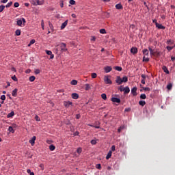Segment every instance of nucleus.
<instances>
[{
	"label": "nucleus",
	"instance_id": "42",
	"mask_svg": "<svg viewBox=\"0 0 175 175\" xmlns=\"http://www.w3.org/2000/svg\"><path fill=\"white\" fill-rule=\"evenodd\" d=\"M12 5H13V2H9L6 5L5 8H10V6H12Z\"/></svg>",
	"mask_w": 175,
	"mask_h": 175
},
{
	"label": "nucleus",
	"instance_id": "48",
	"mask_svg": "<svg viewBox=\"0 0 175 175\" xmlns=\"http://www.w3.org/2000/svg\"><path fill=\"white\" fill-rule=\"evenodd\" d=\"M91 144L92 145H95L96 144V139H92L91 142H90Z\"/></svg>",
	"mask_w": 175,
	"mask_h": 175
},
{
	"label": "nucleus",
	"instance_id": "6",
	"mask_svg": "<svg viewBox=\"0 0 175 175\" xmlns=\"http://www.w3.org/2000/svg\"><path fill=\"white\" fill-rule=\"evenodd\" d=\"M111 102H113L114 103H121V99L116 97H113L111 99Z\"/></svg>",
	"mask_w": 175,
	"mask_h": 175
},
{
	"label": "nucleus",
	"instance_id": "35",
	"mask_svg": "<svg viewBox=\"0 0 175 175\" xmlns=\"http://www.w3.org/2000/svg\"><path fill=\"white\" fill-rule=\"evenodd\" d=\"M101 98L104 99V100H106V99H107V96L106 95V94H102Z\"/></svg>",
	"mask_w": 175,
	"mask_h": 175
},
{
	"label": "nucleus",
	"instance_id": "39",
	"mask_svg": "<svg viewBox=\"0 0 175 175\" xmlns=\"http://www.w3.org/2000/svg\"><path fill=\"white\" fill-rule=\"evenodd\" d=\"M82 151H83V149L81 148H78L77 150V152L78 154H81Z\"/></svg>",
	"mask_w": 175,
	"mask_h": 175
},
{
	"label": "nucleus",
	"instance_id": "32",
	"mask_svg": "<svg viewBox=\"0 0 175 175\" xmlns=\"http://www.w3.org/2000/svg\"><path fill=\"white\" fill-rule=\"evenodd\" d=\"M89 126H92V128H96V129H99L100 126L99 125L94 126L92 124H88Z\"/></svg>",
	"mask_w": 175,
	"mask_h": 175
},
{
	"label": "nucleus",
	"instance_id": "34",
	"mask_svg": "<svg viewBox=\"0 0 175 175\" xmlns=\"http://www.w3.org/2000/svg\"><path fill=\"white\" fill-rule=\"evenodd\" d=\"M115 69L116 70H118V72H121V70H122V68L120 66H116Z\"/></svg>",
	"mask_w": 175,
	"mask_h": 175
},
{
	"label": "nucleus",
	"instance_id": "19",
	"mask_svg": "<svg viewBox=\"0 0 175 175\" xmlns=\"http://www.w3.org/2000/svg\"><path fill=\"white\" fill-rule=\"evenodd\" d=\"M17 91H18V90L17 88L14 89L12 92V96H17Z\"/></svg>",
	"mask_w": 175,
	"mask_h": 175
},
{
	"label": "nucleus",
	"instance_id": "44",
	"mask_svg": "<svg viewBox=\"0 0 175 175\" xmlns=\"http://www.w3.org/2000/svg\"><path fill=\"white\" fill-rule=\"evenodd\" d=\"M100 33H103V34L106 33V29H100Z\"/></svg>",
	"mask_w": 175,
	"mask_h": 175
},
{
	"label": "nucleus",
	"instance_id": "15",
	"mask_svg": "<svg viewBox=\"0 0 175 175\" xmlns=\"http://www.w3.org/2000/svg\"><path fill=\"white\" fill-rule=\"evenodd\" d=\"M71 96H72V99H79V94H77V93H72L71 94Z\"/></svg>",
	"mask_w": 175,
	"mask_h": 175
},
{
	"label": "nucleus",
	"instance_id": "55",
	"mask_svg": "<svg viewBox=\"0 0 175 175\" xmlns=\"http://www.w3.org/2000/svg\"><path fill=\"white\" fill-rule=\"evenodd\" d=\"M34 72L36 73V75H39V73H40V70L39 69H36Z\"/></svg>",
	"mask_w": 175,
	"mask_h": 175
},
{
	"label": "nucleus",
	"instance_id": "63",
	"mask_svg": "<svg viewBox=\"0 0 175 175\" xmlns=\"http://www.w3.org/2000/svg\"><path fill=\"white\" fill-rule=\"evenodd\" d=\"M80 117H81V116H80V114H77L76 115L77 120H79L80 118Z\"/></svg>",
	"mask_w": 175,
	"mask_h": 175
},
{
	"label": "nucleus",
	"instance_id": "59",
	"mask_svg": "<svg viewBox=\"0 0 175 175\" xmlns=\"http://www.w3.org/2000/svg\"><path fill=\"white\" fill-rule=\"evenodd\" d=\"M12 79L14 80V81H17V77H16V75L12 77Z\"/></svg>",
	"mask_w": 175,
	"mask_h": 175
},
{
	"label": "nucleus",
	"instance_id": "54",
	"mask_svg": "<svg viewBox=\"0 0 175 175\" xmlns=\"http://www.w3.org/2000/svg\"><path fill=\"white\" fill-rule=\"evenodd\" d=\"M46 53L48 55H51V54H53V52H51V51H46Z\"/></svg>",
	"mask_w": 175,
	"mask_h": 175
},
{
	"label": "nucleus",
	"instance_id": "40",
	"mask_svg": "<svg viewBox=\"0 0 175 175\" xmlns=\"http://www.w3.org/2000/svg\"><path fill=\"white\" fill-rule=\"evenodd\" d=\"M166 49H167V50H168V51H170L173 50V49H174V46H167Z\"/></svg>",
	"mask_w": 175,
	"mask_h": 175
},
{
	"label": "nucleus",
	"instance_id": "5",
	"mask_svg": "<svg viewBox=\"0 0 175 175\" xmlns=\"http://www.w3.org/2000/svg\"><path fill=\"white\" fill-rule=\"evenodd\" d=\"M42 2L39 0H31V4L34 6H38V5H42Z\"/></svg>",
	"mask_w": 175,
	"mask_h": 175
},
{
	"label": "nucleus",
	"instance_id": "49",
	"mask_svg": "<svg viewBox=\"0 0 175 175\" xmlns=\"http://www.w3.org/2000/svg\"><path fill=\"white\" fill-rule=\"evenodd\" d=\"M90 40L91 42H95L96 40V38L95 36H92Z\"/></svg>",
	"mask_w": 175,
	"mask_h": 175
},
{
	"label": "nucleus",
	"instance_id": "18",
	"mask_svg": "<svg viewBox=\"0 0 175 175\" xmlns=\"http://www.w3.org/2000/svg\"><path fill=\"white\" fill-rule=\"evenodd\" d=\"M112 154H113V152H111V150H109L106 156V159H110V158H111Z\"/></svg>",
	"mask_w": 175,
	"mask_h": 175
},
{
	"label": "nucleus",
	"instance_id": "36",
	"mask_svg": "<svg viewBox=\"0 0 175 175\" xmlns=\"http://www.w3.org/2000/svg\"><path fill=\"white\" fill-rule=\"evenodd\" d=\"M140 98H141V99H146L147 98V96H146V94H142L140 95Z\"/></svg>",
	"mask_w": 175,
	"mask_h": 175
},
{
	"label": "nucleus",
	"instance_id": "11",
	"mask_svg": "<svg viewBox=\"0 0 175 175\" xmlns=\"http://www.w3.org/2000/svg\"><path fill=\"white\" fill-rule=\"evenodd\" d=\"M72 105H73V103L70 101H65L64 103V106H65V107H69L70 106H72Z\"/></svg>",
	"mask_w": 175,
	"mask_h": 175
},
{
	"label": "nucleus",
	"instance_id": "38",
	"mask_svg": "<svg viewBox=\"0 0 175 175\" xmlns=\"http://www.w3.org/2000/svg\"><path fill=\"white\" fill-rule=\"evenodd\" d=\"M143 61H144V62H148V61H150V58L146 57V56H144L143 57Z\"/></svg>",
	"mask_w": 175,
	"mask_h": 175
},
{
	"label": "nucleus",
	"instance_id": "9",
	"mask_svg": "<svg viewBox=\"0 0 175 175\" xmlns=\"http://www.w3.org/2000/svg\"><path fill=\"white\" fill-rule=\"evenodd\" d=\"M137 88L136 87H134L131 89V94H133V96H136V95H137Z\"/></svg>",
	"mask_w": 175,
	"mask_h": 175
},
{
	"label": "nucleus",
	"instance_id": "13",
	"mask_svg": "<svg viewBox=\"0 0 175 175\" xmlns=\"http://www.w3.org/2000/svg\"><path fill=\"white\" fill-rule=\"evenodd\" d=\"M162 69L163 72H165V73H166L167 75H169L170 73L169 72V70L167 69V67H166V66H163Z\"/></svg>",
	"mask_w": 175,
	"mask_h": 175
},
{
	"label": "nucleus",
	"instance_id": "26",
	"mask_svg": "<svg viewBox=\"0 0 175 175\" xmlns=\"http://www.w3.org/2000/svg\"><path fill=\"white\" fill-rule=\"evenodd\" d=\"M70 84H71L72 85H77V81L73 79V80L71 81Z\"/></svg>",
	"mask_w": 175,
	"mask_h": 175
},
{
	"label": "nucleus",
	"instance_id": "8",
	"mask_svg": "<svg viewBox=\"0 0 175 175\" xmlns=\"http://www.w3.org/2000/svg\"><path fill=\"white\" fill-rule=\"evenodd\" d=\"M35 140H36V136H33L32 138L29 141V143H30L31 146H35Z\"/></svg>",
	"mask_w": 175,
	"mask_h": 175
},
{
	"label": "nucleus",
	"instance_id": "53",
	"mask_svg": "<svg viewBox=\"0 0 175 175\" xmlns=\"http://www.w3.org/2000/svg\"><path fill=\"white\" fill-rule=\"evenodd\" d=\"M49 28L51 29H54V27H53V24L51 23H49Z\"/></svg>",
	"mask_w": 175,
	"mask_h": 175
},
{
	"label": "nucleus",
	"instance_id": "16",
	"mask_svg": "<svg viewBox=\"0 0 175 175\" xmlns=\"http://www.w3.org/2000/svg\"><path fill=\"white\" fill-rule=\"evenodd\" d=\"M66 25H68V20H66L64 23L62 24L61 29H64Z\"/></svg>",
	"mask_w": 175,
	"mask_h": 175
},
{
	"label": "nucleus",
	"instance_id": "27",
	"mask_svg": "<svg viewBox=\"0 0 175 175\" xmlns=\"http://www.w3.org/2000/svg\"><path fill=\"white\" fill-rule=\"evenodd\" d=\"M15 33H16V36H20L21 35V30L17 29V30L15 31Z\"/></svg>",
	"mask_w": 175,
	"mask_h": 175
},
{
	"label": "nucleus",
	"instance_id": "60",
	"mask_svg": "<svg viewBox=\"0 0 175 175\" xmlns=\"http://www.w3.org/2000/svg\"><path fill=\"white\" fill-rule=\"evenodd\" d=\"M96 169H101L102 166L100 165V164H96Z\"/></svg>",
	"mask_w": 175,
	"mask_h": 175
},
{
	"label": "nucleus",
	"instance_id": "33",
	"mask_svg": "<svg viewBox=\"0 0 175 175\" xmlns=\"http://www.w3.org/2000/svg\"><path fill=\"white\" fill-rule=\"evenodd\" d=\"M8 131L9 132H11V133H14V129H13L12 126H9Z\"/></svg>",
	"mask_w": 175,
	"mask_h": 175
},
{
	"label": "nucleus",
	"instance_id": "45",
	"mask_svg": "<svg viewBox=\"0 0 175 175\" xmlns=\"http://www.w3.org/2000/svg\"><path fill=\"white\" fill-rule=\"evenodd\" d=\"M35 40H31L29 42V44H28V46L29 47V46H31V44H35Z\"/></svg>",
	"mask_w": 175,
	"mask_h": 175
},
{
	"label": "nucleus",
	"instance_id": "37",
	"mask_svg": "<svg viewBox=\"0 0 175 175\" xmlns=\"http://www.w3.org/2000/svg\"><path fill=\"white\" fill-rule=\"evenodd\" d=\"M49 150L51 151H54V150H55V146H54V145L49 146Z\"/></svg>",
	"mask_w": 175,
	"mask_h": 175
},
{
	"label": "nucleus",
	"instance_id": "12",
	"mask_svg": "<svg viewBox=\"0 0 175 175\" xmlns=\"http://www.w3.org/2000/svg\"><path fill=\"white\" fill-rule=\"evenodd\" d=\"M104 70L105 72V73H109V72H111L112 70V68H111V66H106L104 68Z\"/></svg>",
	"mask_w": 175,
	"mask_h": 175
},
{
	"label": "nucleus",
	"instance_id": "64",
	"mask_svg": "<svg viewBox=\"0 0 175 175\" xmlns=\"http://www.w3.org/2000/svg\"><path fill=\"white\" fill-rule=\"evenodd\" d=\"M141 83L142 84H146V79H142Z\"/></svg>",
	"mask_w": 175,
	"mask_h": 175
},
{
	"label": "nucleus",
	"instance_id": "57",
	"mask_svg": "<svg viewBox=\"0 0 175 175\" xmlns=\"http://www.w3.org/2000/svg\"><path fill=\"white\" fill-rule=\"evenodd\" d=\"M1 100H5L6 99V96H5V95H1Z\"/></svg>",
	"mask_w": 175,
	"mask_h": 175
},
{
	"label": "nucleus",
	"instance_id": "52",
	"mask_svg": "<svg viewBox=\"0 0 175 175\" xmlns=\"http://www.w3.org/2000/svg\"><path fill=\"white\" fill-rule=\"evenodd\" d=\"M70 5H75L76 1L75 0H70Z\"/></svg>",
	"mask_w": 175,
	"mask_h": 175
},
{
	"label": "nucleus",
	"instance_id": "50",
	"mask_svg": "<svg viewBox=\"0 0 175 175\" xmlns=\"http://www.w3.org/2000/svg\"><path fill=\"white\" fill-rule=\"evenodd\" d=\"M141 77L142 78V80H146V79L147 78V76H146V75L142 74L141 75Z\"/></svg>",
	"mask_w": 175,
	"mask_h": 175
},
{
	"label": "nucleus",
	"instance_id": "10",
	"mask_svg": "<svg viewBox=\"0 0 175 175\" xmlns=\"http://www.w3.org/2000/svg\"><path fill=\"white\" fill-rule=\"evenodd\" d=\"M104 81L106 84H111V80H110V79H109L108 77L105 76L104 77Z\"/></svg>",
	"mask_w": 175,
	"mask_h": 175
},
{
	"label": "nucleus",
	"instance_id": "25",
	"mask_svg": "<svg viewBox=\"0 0 175 175\" xmlns=\"http://www.w3.org/2000/svg\"><path fill=\"white\" fill-rule=\"evenodd\" d=\"M122 81L123 83H127L128 82V77H126V76L123 77L122 79Z\"/></svg>",
	"mask_w": 175,
	"mask_h": 175
},
{
	"label": "nucleus",
	"instance_id": "1",
	"mask_svg": "<svg viewBox=\"0 0 175 175\" xmlns=\"http://www.w3.org/2000/svg\"><path fill=\"white\" fill-rule=\"evenodd\" d=\"M148 50L150 51V55H153V57H161V52L158 51V49H154V46H149Z\"/></svg>",
	"mask_w": 175,
	"mask_h": 175
},
{
	"label": "nucleus",
	"instance_id": "22",
	"mask_svg": "<svg viewBox=\"0 0 175 175\" xmlns=\"http://www.w3.org/2000/svg\"><path fill=\"white\" fill-rule=\"evenodd\" d=\"M122 5L121 3H118L116 5V8L118 9V10L122 9Z\"/></svg>",
	"mask_w": 175,
	"mask_h": 175
},
{
	"label": "nucleus",
	"instance_id": "14",
	"mask_svg": "<svg viewBox=\"0 0 175 175\" xmlns=\"http://www.w3.org/2000/svg\"><path fill=\"white\" fill-rule=\"evenodd\" d=\"M131 53H132V54H137V48L136 47L131 48Z\"/></svg>",
	"mask_w": 175,
	"mask_h": 175
},
{
	"label": "nucleus",
	"instance_id": "28",
	"mask_svg": "<svg viewBox=\"0 0 175 175\" xmlns=\"http://www.w3.org/2000/svg\"><path fill=\"white\" fill-rule=\"evenodd\" d=\"M90 88H91V86L90 85V84L86 83V84L85 85V90L86 91H88V90H90Z\"/></svg>",
	"mask_w": 175,
	"mask_h": 175
},
{
	"label": "nucleus",
	"instance_id": "41",
	"mask_svg": "<svg viewBox=\"0 0 175 175\" xmlns=\"http://www.w3.org/2000/svg\"><path fill=\"white\" fill-rule=\"evenodd\" d=\"M42 29L44 30V21L42 20L41 21Z\"/></svg>",
	"mask_w": 175,
	"mask_h": 175
},
{
	"label": "nucleus",
	"instance_id": "2",
	"mask_svg": "<svg viewBox=\"0 0 175 175\" xmlns=\"http://www.w3.org/2000/svg\"><path fill=\"white\" fill-rule=\"evenodd\" d=\"M57 47H59L60 51L62 53H65V51H68V48H66V44L62 42L59 45H57Z\"/></svg>",
	"mask_w": 175,
	"mask_h": 175
},
{
	"label": "nucleus",
	"instance_id": "56",
	"mask_svg": "<svg viewBox=\"0 0 175 175\" xmlns=\"http://www.w3.org/2000/svg\"><path fill=\"white\" fill-rule=\"evenodd\" d=\"M124 86L121 85L120 88H119V90L120 91V92H122V91H124Z\"/></svg>",
	"mask_w": 175,
	"mask_h": 175
},
{
	"label": "nucleus",
	"instance_id": "21",
	"mask_svg": "<svg viewBox=\"0 0 175 175\" xmlns=\"http://www.w3.org/2000/svg\"><path fill=\"white\" fill-rule=\"evenodd\" d=\"M140 87L141 88H142V90H141L140 91H150L151 89H150V88H144V87H142V85H140Z\"/></svg>",
	"mask_w": 175,
	"mask_h": 175
},
{
	"label": "nucleus",
	"instance_id": "3",
	"mask_svg": "<svg viewBox=\"0 0 175 175\" xmlns=\"http://www.w3.org/2000/svg\"><path fill=\"white\" fill-rule=\"evenodd\" d=\"M23 25L26 23L25 18H22L21 19H18L16 21V24L17 25H18V27H21V25H23Z\"/></svg>",
	"mask_w": 175,
	"mask_h": 175
},
{
	"label": "nucleus",
	"instance_id": "30",
	"mask_svg": "<svg viewBox=\"0 0 175 175\" xmlns=\"http://www.w3.org/2000/svg\"><path fill=\"white\" fill-rule=\"evenodd\" d=\"M35 79H36V77H35V76H31L29 78V81L32 82V81H35Z\"/></svg>",
	"mask_w": 175,
	"mask_h": 175
},
{
	"label": "nucleus",
	"instance_id": "47",
	"mask_svg": "<svg viewBox=\"0 0 175 175\" xmlns=\"http://www.w3.org/2000/svg\"><path fill=\"white\" fill-rule=\"evenodd\" d=\"M173 41L172 40H168L167 41V44H173Z\"/></svg>",
	"mask_w": 175,
	"mask_h": 175
},
{
	"label": "nucleus",
	"instance_id": "62",
	"mask_svg": "<svg viewBox=\"0 0 175 175\" xmlns=\"http://www.w3.org/2000/svg\"><path fill=\"white\" fill-rule=\"evenodd\" d=\"M124 111H125V112L131 111V108H126V109H124Z\"/></svg>",
	"mask_w": 175,
	"mask_h": 175
},
{
	"label": "nucleus",
	"instance_id": "24",
	"mask_svg": "<svg viewBox=\"0 0 175 175\" xmlns=\"http://www.w3.org/2000/svg\"><path fill=\"white\" fill-rule=\"evenodd\" d=\"M142 53L144 55H148V54H149L148 49H144L142 51Z\"/></svg>",
	"mask_w": 175,
	"mask_h": 175
},
{
	"label": "nucleus",
	"instance_id": "17",
	"mask_svg": "<svg viewBox=\"0 0 175 175\" xmlns=\"http://www.w3.org/2000/svg\"><path fill=\"white\" fill-rule=\"evenodd\" d=\"M124 94H129L131 92V90L129 89V87L124 88V90H123Z\"/></svg>",
	"mask_w": 175,
	"mask_h": 175
},
{
	"label": "nucleus",
	"instance_id": "43",
	"mask_svg": "<svg viewBox=\"0 0 175 175\" xmlns=\"http://www.w3.org/2000/svg\"><path fill=\"white\" fill-rule=\"evenodd\" d=\"M5 9V5H0V13H2Z\"/></svg>",
	"mask_w": 175,
	"mask_h": 175
},
{
	"label": "nucleus",
	"instance_id": "31",
	"mask_svg": "<svg viewBox=\"0 0 175 175\" xmlns=\"http://www.w3.org/2000/svg\"><path fill=\"white\" fill-rule=\"evenodd\" d=\"M173 87V85L172 83H169L167 85V89L170 91V90H172Z\"/></svg>",
	"mask_w": 175,
	"mask_h": 175
},
{
	"label": "nucleus",
	"instance_id": "23",
	"mask_svg": "<svg viewBox=\"0 0 175 175\" xmlns=\"http://www.w3.org/2000/svg\"><path fill=\"white\" fill-rule=\"evenodd\" d=\"M125 126H120V127H119V129H118V133H120V132L122 131V130H124V129H125Z\"/></svg>",
	"mask_w": 175,
	"mask_h": 175
},
{
	"label": "nucleus",
	"instance_id": "46",
	"mask_svg": "<svg viewBox=\"0 0 175 175\" xmlns=\"http://www.w3.org/2000/svg\"><path fill=\"white\" fill-rule=\"evenodd\" d=\"M96 73L94 72V73H92V79H96Z\"/></svg>",
	"mask_w": 175,
	"mask_h": 175
},
{
	"label": "nucleus",
	"instance_id": "4",
	"mask_svg": "<svg viewBox=\"0 0 175 175\" xmlns=\"http://www.w3.org/2000/svg\"><path fill=\"white\" fill-rule=\"evenodd\" d=\"M116 83H117V84H118V85H121V84H122V78L120 76H118L116 77Z\"/></svg>",
	"mask_w": 175,
	"mask_h": 175
},
{
	"label": "nucleus",
	"instance_id": "58",
	"mask_svg": "<svg viewBox=\"0 0 175 175\" xmlns=\"http://www.w3.org/2000/svg\"><path fill=\"white\" fill-rule=\"evenodd\" d=\"M35 120H36V121H40V118H39V116L38 115H36L35 116Z\"/></svg>",
	"mask_w": 175,
	"mask_h": 175
},
{
	"label": "nucleus",
	"instance_id": "7",
	"mask_svg": "<svg viewBox=\"0 0 175 175\" xmlns=\"http://www.w3.org/2000/svg\"><path fill=\"white\" fill-rule=\"evenodd\" d=\"M156 28H158V29H165L166 27L162 25V24L156 23Z\"/></svg>",
	"mask_w": 175,
	"mask_h": 175
},
{
	"label": "nucleus",
	"instance_id": "29",
	"mask_svg": "<svg viewBox=\"0 0 175 175\" xmlns=\"http://www.w3.org/2000/svg\"><path fill=\"white\" fill-rule=\"evenodd\" d=\"M139 105H140V106H144L145 105H146V101H144V100H140V101H139Z\"/></svg>",
	"mask_w": 175,
	"mask_h": 175
},
{
	"label": "nucleus",
	"instance_id": "20",
	"mask_svg": "<svg viewBox=\"0 0 175 175\" xmlns=\"http://www.w3.org/2000/svg\"><path fill=\"white\" fill-rule=\"evenodd\" d=\"M14 116V111H11L10 113L7 115V118H12Z\"/></svg>",
	"mask_w": 175,
	"mask_h": 175
},
{
	"label": "nucleus",
	"instance_id": "51",
	"mask_svg": "<svg viewBox=\"0 0 175 175\" xmlns=\"http://www.w3.org/2000/svg\"><path fill=\"white\" fill-rule=\"evenodd\" d=\"M14 6L15 8H18V6H20V3H18V2H16L14 3Z\"/></svg>",
	"mask_w": 175,
	"mask_h": 175
},
{
	"label": "nucleus",
	"instance_id": "61",
	"mask_svg": "<svg viewBox=\"0 0 175 175\" xmlns=\"http://www.w3.org/2000/svg\"><path fill=\"white\" fill-rule=\"evenodd\" d=\"M111 151H116V146H112L111 148Z\"/></svg>",
	"mask_w": 175,
	"mask_h": 175
}]
</instances>
